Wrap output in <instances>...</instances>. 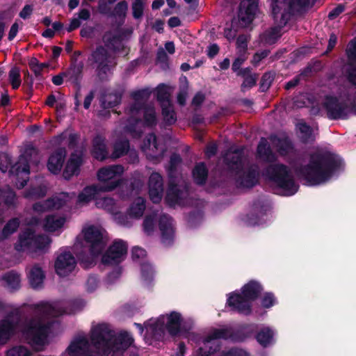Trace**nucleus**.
Wrapping results in <instances>:
<instances>
[{"label": "nucleus", "instance_id": "nucleus-42", "mask_svg": "<svg viewBox=\"0 0 356 356\" xmlns=\"http://www.w3.org/2000/svg\"><path fill=\"white\" fill-rule=\"evenodd\" d=\"M239 55L235 59L232 64V70L237 73L238 75L245 76L248 73L249 70L248 68L244 70H241V66L246 60L247 57L245 56V53H238Z\"/></svg>", "mask_w": 356, "mask_h": 356}, {"label": "nucleus", "instance_id": "nucleus-3", "mask_svg": "<svg viewBox=\"0 0 356 356\" xmlns=\"http://www.w3.org/2000/svg\"><path fill=\"white\" fill-rule=\"evenodd\" d=\"M65 310L60 303L41 302L32 317L26 319L20 327L22 337L35 348H40L47 341L49 333V317L58 316Z\"/></svg>", "mask_w": 356, "mask_h": 356}, {"label": "nucleus", "instance_id": "nucleus-64", "mask_svg": "<svg viewBox=\"0 0 356 356\" xmlns=\"http://www.w3.org/2000/svg\"><path fill=\"white\" fill-rule=\"evenodd\" d=\"M219 51V48L217 44H211L207 49V55L210 58L214 57Z\"/></svg>", "mask_w": 356, "mask_h": 356}, {"label": "nucleus", "instance_id": "nucleus-58", "mask_svg": "<svg viewBox=\"0 0 356 356\" xmlns=\"http://www.w3.org/2000/svg\"><path fill=\"white\" fill-rule=\"evenodd\" d=\"M46 191L45 186H40L38 188L33 189L32 191L29 192L26 196L28 197H40L44 195Z\"/></svg>", "mask_w": 356, "mask_h": 356}, {"label": "nucleus", "instance_id": "nucleus-10", "mask_svg": "<svg viewBox=\"0 0 356 356\" xmlns=\"http://www.w3.org/2000/svg\"><path fill=\"white\" fill-rule=\"evenodd\" d=\"M227 338H232L234 341H243L245 339L244 337L233 335L232 331L228 327L212 330L201 342L197 334H191L188 337L190 341H196L199 343L200 347L196 353L200 356H207L214 353L218 348V340Z\"/></svg>", "mask_w": 356, "mask_h": 356}, {"label": "nucleus", "instance_id": "nucleus-25", "mask_svg": "<svg viewBox=\"0 0 356 356\" xmlns=\"http://www.w3.org/2000/svg\"><path fill=\"white\" fill-rule=\"evenodd\" d=\"M163 191L161 176L156 172L152 173L149 179V195L151 200L154 203L159 202L163 196Z\"/></svg>", "mask_w": 356, "mask_h": 356}, {"label": "nucleus", "instance_id": "nucleus-55", "mask_svg": "<svg viewBox=\"0 0 356 356\" xmlns=\"http://www.w3.org/2000/svg\"><path fill=\"white\" fill-rule=\"evenodd\" d=\"M248 37L240 35L236 40V47L238 53H245L247 49Z\"/></svg>", "mask_w": 356, "mask_h": 356}, {"label": "nucleus", "instance_id": "nucleus-43", "mask_svg": "<svg viewBox=\"0 0 356 356\" xmlns=\"http://www.w3.org/2000/svg\"><path fill=\"white\" fill-rule=\"evenodd\" d=\"M129 149V143L127 140H122L117 141L114 145V150L112 154V157L117 159L127 152Z\"/></svg>", "mask_w": 356, "mask_h": 356}, {"label": "nucleus", "instance_id": "nucleus-21", "mask_svg": "<svg viewBox=\"0 0 356 356\" xmlns=\"http://www.w3.org/2000/svg\"><path fill=\"white\" fill-rule=\"evenodd\" d=\"M145 201L143 197L136 198L130 204L127 211V217H116L118 222L124 226H129L131 222L129 219H139L145 210Z\"/></svg>", "mask_w": 356, "mask_h": 356}, {"label": "nucleus", "instance_id": "nucleus-4", "mask_svg": "<svg viewBox=\"0 0 356 356\" xmlns=\"http://www.w3.org/2000/svg\"><path fill=\"white\" fill-rule=\"evenodd\" d=\"M268 2L277 26L265 33L262 40L266 44H273L281 35L280 28L286 24L291 15L296 10L312 6L314 0H268Z\"/></svg>", "mask_w": 356, "mask_h": 356}, {"label": "nucleus", "instance_id": "nucleus-60", "mask_svg": "<svg viewBox=\"0 0 356 356\" xmlns=\"http://www.w3.org/2000/svg\"><path fill=\"white\" fill-rule=\"evenodd\" d=\"M98 286V280L97 277L92 276L90 277L86 282V289L89 292H92L95 291Z\"/></svg>", "mask_w": 356, "mask_h": 356}, {"label": "nucleus", "instance_id": "nucleus-48", "mask_svg": "<svg viewBox=\"0 0 356 356\" xmlns=\"http://www.w3.org/2000/svg\"><path fill=\"white\" fill-rule=\"evenodd\" d=\"M19 225V222L18 219L13 218L10 220L3 227V231L1 232V237L6 238L13 232L16 231Z\"/></svg>", "mask_w": 356, "mask_h": 356}, {"label": "nucleus", "instance_id": "nucleus-30", "mask_svg": "<svg viewBox=\"0 0 356 356\" xmlns=\"http://www.w3.org/2000/svg\"><path fill=\"white\" fill-rule=\"evenodd\" d=\"M15 328V324L12 318L0 321V344H5L9 340Z\"/></svg>", "mask_w": 356, "mask_h": 356}, {"label": "nucleus", "instance_id": "nucleus-62", "mask_svg": "<svg viewBox=\"0 0 356 356\" xmlns=\"http://www.w3.org/2000/svg\"><path fill=\"white\" fill-rule=\"evenodd\" d=\"M33 12V6L31 5H26L19 13V17L24 19L29 18Z\"/></svg>", "mask_w": 356, "mask_h": 356}, {"label": "nucleus", "instance_id": "nucleus-11", "mask_svg": "<svg viewBox=\"0 0 356 356\" xmlns=\"http://www.w3.org/2000/svg\"><path fill=\"white\" fill-rule=\"evenodd\" d=\"M146 95L145 91H139L134 94L135 103L129 109L130 117L128 120L129 124L124 127L126 132L135 131V126L139 127L143 122L138 121V116L141 113L144 115V124L152 126L156 123V114L154 108L147 107L144 109L141 108L143 102V97Z\"/></svg>", "mask_w": 356, "mask_h": 356}, {"label": "nucleus", "instance_id": "nucleus-57", "mask_svg": "<svg viewBox=\"0 0 356 356\" xmlns=\"http://www.w3.org/2000/svg\"><path fill=\"white\" fill-rule=\"evenodd\" d=\"M257 79V78L255 74L247 76L242 83V89L245 90V89H248L254 86L256 84Z\"/></svg>", "mask_w": 356, "mask_h": 356}, {"label": "nucleus", "instance_id": "nucleus-14", "mask_svg": "<svg viewBox=\"0 0 356 356\" xmlns=\"http://www.w3.org/2000/svg\"><path fill=\"white\" fill-rule=\"evenodd\" d=\"M50 243L47 236H36L31 229H27L19 235L15 248L17 251L28 252H43L49 248Z\"/></svg>", "mask_w": 356, "mask_h": 356}, {"label": "nucleus", "instance_id": "nucleus-1", "mask_svg": "<svg viewBox=\"0 0 356 356\" xmlns=\"http://www.w3.org/2000/svg\"><path fill=\"white\" fill-rule=\"evenodd\" d=\"M114 332L106 323H95L90 330V343L87 338L80 336L73 339L60 356H118L129 347L133 339L127 333H121L113 339Z\"/></svg>", "mask_w": 356, "mask_h": 356}, {"label": "nucleus", "instance_id": "nucleus-61", "mask_svg": "<svg viewBox=\"0 0 356 356\" xmlns=\"http://www.w3.org/2000/svg\"><path fill=\"white\" fill-rule=\"evenodd\" d=\"M146 256V252L144 249L135 247L132 249V258L134 260L143 259Z\"/></svg>", "mask_w": 356, "mask_h": 356}, {"label": "nucleus", "instance_id": "nucleus-12", "mask_svg": "<svg viewBox=\"0 0 356 356\" xmlns=\"http://www.w3.org/2000/svg\"><path fill=\"white\" fill-rule=\"evenodd\" d=\"M104 40L106 42V48L103 47L97 48L89 58L91 65L96 69L98 76L101 79H104L114 65L111 51L114 50L115 43L118 42V39L114 38L109 42L108 37L105 35Z\"/></svg>", "mask_w": 356, "mask_h": 356}, {"label": "nucleus", "instance_id": "nucleus-39", "mask_svg": "<svg viewBox=\"0 0 356 356\" xmlns=\"http://www.w3.org/2000/svg\"><path fill=\"white\" fill-rule=\"evenodd\" d=\"M161 106L164 121L168 124L175 123L177 120V117L170 102H165Z\"/></svg>", "mask_w": 356, "mask_h": 356}, {"label": "nucleus", "instance_id": "nucleus-8", "mask_svg": "<svg viewBox=\"0 0 356 356\" xmlns=\"http://www.w3.org/2000/svg\"><path fill=\"white\" fill-rule=\"evenodd\" d=\"M266 180L273 184L277 193L282 195H292L298 191V186L295 182L291 171L282 164L270 165L263 173Z\"/></svg>", "mask_w": 356, "mask_h": 356}, {"label": "nucleus", "instance_id": "nucleus-59", "mask_svg": "<svg viewBox=\"0 0 356 356\" xmlns=\"http://www.w3.org/2000/svg\"><path fill=\"white\" fill-rule=\"evenodd\" d=\"M222 356H249V355L244 350L238 348H232L224 353Z\"/></svg>", "mask_w": 356, "mask_h": 356}, {"label": "nucleus", "instance_id": "nucleus-19", "mask_svg": "<svg viewBox=\"0 0 356 356\" xmlns=\"http://www.w3.org/2000/svg\"><path fill=\"white\" fill-rule=\"evenodd\" d=\"M323 104L328 118L330 119L344 118L348 115V108L347 105L339 102L335 97L326 96Z\"/></svg>", "mask_w": 356, "mask_h": 356}, {"label": "nucleus", "instance_id": "nucleus-44", "mask_svg": "<svg viewBox=\"0 0 356 356\" xmlns=\"http://www.w3.org/2000/svg\"><path fill=\"white\" fill-rule=\"evenodd\" d=\"M273 143L276 145L277 150L281 155H287L293 150V147L291 143L286 139H274Z\"/></svg>", "mask_w": 356, "mask_h": 356}, {"label": "nucleus", "instance_id": "nucleus-46", "mask_svg": "<svg viewBox=\"0 0 356 356\" xmlns=\"http://www.w3.org/2000/svg\"><path fill=\"white\" fill-rule=\"evenodd\" d=\"M29 65L31 70L37 76L41 75L44 70L49 67L48 63H40L35 58H31L29 62Z\"/></svg>", "mask_w": 356, "mask_h": 356}, {"label": "nucleus", "instance_id": "nucleus-28", "mask_svg": "<svg viewBox=\"0 0 356 356\" xmlns=\"http://www.w3.org/2000/svg\"><path fill=\"white\" fill-rule=\"evenodd\" d=\"M82 162V154L80 152L72 153L67 162L63 176L65 179H70L72 176L79 172V166Z\"/></svg>", "mask_w": 356, "mask_h": 356}, {"label": "nucleus", "instance_id": "nucleus-2", "mask_svg": "<svg viewBox=\"0 0 356 356\" xmlns=\"http://www.w3.org/2000/svg\"><path fill=\"white\" fill-rule=\"evenodd\" d=\"M341 159L331 152L316 151L309 155L307 163L296 170L298 175L309 186H318L329 181L343 168Z\"/></svg>", "mask_w": 356, "mask_h": 356}, {"label": "nucleus", "instance_id": "nucleus-41", "mask_svg": "<svg viewBox=\"0 0 356 356\" xmlns=\"http://www.w3.org/2000/svg\"><path fill=\"white\" fill-rule=\"evenodd\" d=\"M297 127L299 130L300 137L302 139V140L307 142L310 140H313L314 137V129L310 128L304 122H300Z\"/></svg>", "mask_w": 356, "mask_h": 356}, {"label": "nucleus", "instance_id": "nucleus-15", "mask_svg": "<svg viewBox=\"0 0 356 356\" xmlns=\"http://www.w3.org/2000/svg\"><path fill=\"white\" fill-rule=\"evenodd\" d=\"M124 168L120 165H111L100 168L97 173L98 184L103 192H110L115 189L121 184V176Z\"/></svg>", "mask_w": 356, "mask_h": 356}, {"label": "nucleus", "instance_id": "nucleus-38", "mask_svg": "<svg viewBox=\"0 0 356 356\" xmlns=\"http://www.w3.org/2000/svg\"><path fill=\"white\" fill-rule=\"evenodd\" d=\"M16 197L9 186H5L3 189L0 188V205L4 204L8 207L15 206Z\"/></svg>", "mask_w": 356, "mask_h": 356}, {"label": "nucleus", "instance_id": "nucleus-29", "mask_svg": "<svg viewBox=\"0 0 356 356\" xmlns=\"http://www.w3.org/2000/svg\"><path fill=\"white\" fill-rule=\"evenodd\" d=\"M187 192L181 191L177 185L170 184L167 191L166 201L172 207L176 205H184L182 199L186 197Z\"/></svg>", "mask_w": 356, "mask_h": 356}, {"label": "nucleus", "instance_id": "nucleus-24", "mask_svg": "<svg viewBox=\"0 0 356 356\" xmlns=\"http://www.w3.org/2000/svg\"><path fill=\"white\" fill-rule=\"evenodd\" d=\"M100 193H104L98 184H92L87 186L79 193L76 199V206L83 207L88 205L91 201L97 199V195Z\"/></svg>", "mask_w": 356, "mask_h": 356}, {"label": "nucleus", "instance_id": "nucleus-40", "mask_svg": "<svg viewBox=\"0 0 356 356\" xmlns=\"http://www.w3.org/2000/svg\"><path fill=\"white\" fill-rule=\"evenodd\" d=\"M193 175L195 181L198 184L204 183L207 177V170L204 163H199L195 167Z\"/></svg>", "mask_w": 356, "mask_h": 356}, {"label": "nucleus", "instance_id": "nucleus-33", "mask_svg": "<svg viewBox=\"0 0 356 356\" xmlns=\"http://www.w3.org/2000/svg\"><path fill=\"white\" fill-rule=\"evenodd\" d=\"M28 278L31 286L34 289H38L43 284L44 274L42 269L39 266L35 265L29 270Z\"/></svg>", "mask_w": 356, "mask_h": 356}, {"label": "nucleus", "instance_id": "nucleus-35", "mask_svg": "<svg viewBox=\"0 0 356 356\" xmlns=\"http://www.w3.org/2000/svg\"><path fill=\"white\" fill-rule=\"evenodd\" d=\"M275 330L268 327H265L260 329L256 336V339L261 346L267 347L275 342Z\"/></svg>", "mask_w": 356, "mask_h": 356}, {"label": "nucleus", "instance_id": "nucleus-26", "mask_svg": "<svg viewBox=\"0 0 356 356\" xmlns=\"http://www.w3.org/2000/svg\"><path fill=\"white\" fill-rule=\"evenodd\" d=\"M346 52L350 61L346 70L348 79L352 83L356 85V40L348 44Z\"/></svg>", "mask_w": 356, "mask_h": 356}, {"label": "nucleus", "instance_id": "nucleus-53", "mask_svg": "<svg viewBox=\"0 0 356 356\" xmlns=\"http://www.w3.org/2000/svg\"><path fill=\"white\" fill-rule=\"evenodd\" d=\"M261 305L264 308H270L277 302L275 296L271 293H266L261 299Z\"/></svg>", "mask_w": 356, "mask_h": 356}, {"label": "nucleus", "instance_id": "nucleus-6", "mask_svg": "<svg viewBox=\"0 0 356 356\" xmlns=\"http://www.w3.org/2000/svg\"><path fill=\"white\" fill-rule=\"evenodd\" d=\"M108 240L107 233L102 227L86 225L77 236L74 248H86L92 256L97 257L102 252Z\"/></svg>", "mask_w": 356, "mask_h": 356}, {"label": "nucleus", "instance_id": "nucleus-50", "mask_svg": "<svg viewBox=\"0 0 356 356\" xmlns=\"http://www.w3.org/2000/svg\"><path fill=\"white\" fill-rule=\"evenodd\" d=\"M9 81L13 89H17L21 84L20 70L14 67L9 72Z\"/></svg>", "mask_w": 356, "mask_h": 356}, {"label": "nucleus", "instance_id": "nucleus-51", "mask_svg": "<svg viewBox=\"0 0 356 356\" xmlns=\"http://www.w3.org/2000/svg\"><path fill=\"white\" fill-rule=\"evenodd\" d=\"M120 102V97L115 94H108L104 97L102 101V106L105 108H112Z\"/></svg>", "mask_w": 356, "mask_h": 356}, {"label": "nucleus", "instance_id": "nucleus-47", "mask_svg": "<svg viewBox=\"0 0 356 356\" xmlns=\"http://www.w3.org/2000/svg\"><path fill=\"white\" fill-rule=\"evenodd\" d=\"M171 88L165 85H159L156 88L157 92V99L160 102L161 104L162 103L167 102H170L169 99V97L171 92Z\"/></svg>", "mask_w": 356, "mask_h": 356}, {"label": "nucleus", "instance_id": "nucleus-20", "mask_svg": "<svg viewBox=\"0 0 356 356\" xmlns=\"http://www.w3.org/2000/svg\"><path fill=\"white\" fill-rule=\"evenodd\" d=\"M257 0H243L240 3L238 23L240 27H247L253 21L257 11Z\"/></svg>", "mask_w": 356, "mask_h": 356}, {"label": "nucleus", "instance_id": "nucleus-23", "mask_svg": "<svg viewBox=\"0 0 356 356\" xmlns=\"http://www.w3.org/2000/svg\"><path fill=\"white\" fill-rule=\"evenodd\" d=\"M11 174H15L16 186L19 188L24 187L29 179V165L25 156L19 158V161L10 170Z\"/></svg>", "mask_w": 356, "mask_h": 356}, {"label": "nucleus", "instance_id": "nucleus-31", "mask_svg": "<svg viewBox=\"0 0 356 356\" xmlns=\"http://www.w3.org/2000/svg\"><path fill=\"white\" fill-rule=\"evenodd\" d=\"M1 284L8 290L13 291L19 288L21 278L19 274L15 272L5 273L0 279Z\"/></svg>", "mask_w": 356, "mask_h": 356}, {"label": "nucleus", "instance_id": "nucleus-34", "mask_svg": "<svg viewBox=\"0 0 356 356\" xmlns=\"http://www.w3.org/2000/svg\"><path fill=\"white\" fill-rule=\"evenodd\" d=\"M92 152L93 156L99 160L106 158L108 152L105 144V138L102 136H97L93 140Z\"/></svg>", "mask_w": 356, "mask_h": 356}, {"label": "nucleus", "instance_id": "nucleus-17", "mask_svg": "<svg viewBox=\"0 0 356 356\" xmlns=\"http://www.w3.org/2000/svg\"><path fill=\"white\" fill-rule=\"evenodd\" d=\"M74 197V194L60 193L46 201L35 203L33 210L36 213H42L49 210L59 209L67 205Z\"/></svg>", "mask_w": 356, "mask_h": 356}, {"label": "nucleus", "instance_id": "nucleus-49", "mask_svg": "<svg viewBox=\"0 0 356 356\" xmlns=\"http://www.w3.org/2000/svg\"><path fill=\"white\" fill-rule=\"evenodd\" d=\"M154 270L153 267L149 263H143L141 267V275L143 280L149 283L154 277Z\"/></svg>", "mask_w": 356, "mask_h": 356}, {"label": "nucleus", "instance_id": "nucleus-7", "mask_svg": "<svg viewBox=\"0 0 356 356\" xmlns=\"http://www.w3.org/2000/svg\"><path fill=\"white\" fill-rule=\"evenodd\" d=\"M225 160L232 168L236 170V179L240 187L251 188L257 184L259 177L258 166L245 164L240 150L229 152L225 155Z\"/></svg>", "mask_w": 356, "mask_h": 356}, {"label": "nucleus", "instance_id": "nucleus-27", "mask_svg": "<svg viewBox=\"0 0 356 356\" xmlns=\"http://www.w3.org/2000/svg\"><path fill=\"white\" fill-rule=\"evenodd\" d=\"M65 150L59 149L52 153L47 162L48 170L53 174H58L60 172L65 158Z\"/></svg>", "mask_w": 356, "mask_h": 356}, {"label": "nucleus", "instance_id": "nucleus-16", "mask_svg": "<svg viewBox=\"0 0 356 356\" xmlns=\"http://www.w3.org/2000/svg\"><path fill=\"white\" fill-rule=\"evenodd\" d=\"M76 266V261L70 251L60 250L54 261V269L59 277H67L72 274Z\"/></svg>", "mask_w": 356, "mask_h": 356}, {"label": "nucleus", "instance_id": "nucleus-5", "mask_svg": "<svg viewBox=\"0 0 356 356\" xmlns=\"http://www.w3.org/2000/svg\"><path fill=\"white\" fill-rule=\"evenodd\" d=\"M185 322L183 315L177 311H170L152 318L144 324L146 334L157 339L163 337L168 331L172 336L177 335Z\"/></svg>", "mask_w": 356, "mask_h": 356}, {"label": "nucleus", "instance_id": "nucleus-56", "mask_svg": "<svg viewBox=\"0 0 356 356\" xmlns=\"http://www.w3.org/2000/svg\"><path fill=\"white\" fill-rule=\"evenodd\" d=\"M10 158L8 154H0V170L3 172L7 171L10 168Z\"/></svg>", "mask_w": 356, "mask_h": 356}, {"label": "nucleus", "instance_id": "nucleus-37", "mask_svg": "<svg viewBox=\"0 0 356 356\" xmlns=\"http://www.w3.org/2000/svg\"><path fill=\"white\" fill-rule=\"evenodd\" d=\"M259 157L267 162H272L275 160V155L271 152L266 139L262 138L257 147Z\"/></svg>", "mask_w": 356, "mask_h": 356}, {"label": "nucleus", "instance_id": "nucleus-22", "mask_svg": "<svg viewBox=\"0 0 356 356\" xmlns=\"http://www.w3.org/2000/svg\"><path fill=\"white\" fill-rule=\"evenodd\" d=\"M142 149L148 158L157 159L163 155L165 146L161 139L151 134L146 138Z\"/></svg>", "mask_w": 356, "mask_h": 356}, {"label": "nucleus", "instance_id": "nucleus-54", "mask_svg": "<svg viewBox=\"0 0 356 356\" xmlns=\"http://www.w3.org/2000/svg\"><path fill=\"white\" fill-rule=\"evenodd\" d=\"M128 9V3L125 1L119 2L113 11L114 15L124 17Z\"/></svg>", "mask_w": 356, "mask_h": 356}, {"label": "nucleus", "instance_id": "nucleus-32", "mask_svg": "<svg viewBox=\"0 0 356 356\" xmlns=\"http://www.w3.org/2000/svg\"><path fill=\"white\" fill-rule=\"evenodd\" d=\"M65 222V218L57 215H49L42 222V227L47 232H56L63 227Z\"/></svg>", "mask_w": 356, "mask_h": 356}, {"label": "nucleus", "instance_id": "nucleus-9", "mask_svg": "<svg viewBox=\"0 0 356 356\" xmlns=\"http://www.w3.org/2000/svg\"><path fill=\"white\" fill-rule=\"evenodd\" d=\"M261 284L254 280L250 281L241 289V294L232 293L227 296V305L239 313L248 314L251 312V302L257 298L261 293Z\"/></svg>", "mask_w": 356, "mask_h": 356}, {"label": "nucleus", "instance_id": "nucleus-36", "mask_svg": "<svg viewBox=\"0 0 356 356\" xmlns=\"http://www.w3.org/2000/svg\"><path fill=\"white\" fill-rule=\"evenodd\" d=\"M95 205L97 208L105 209L115 215V218L116 217L119 218L118 216V207H116L115 202L112 197L108 196L98 197L96 199Z\"/></svg>", "mask_w": 356, "mask_h": 356}, {"label": "nucleus", "instance_id": "nucleus-52", "mask_svg": "<svg viewBox=\"0 0 356 356\" xmlns=\"http://www.w3.org/2000/svg\"><path fill=\"white\" fill-rule=\"evenodd\" d=\"M144 10L143 0H134L132 3L133 15L135 18L138 19L142 17Z\"/></svg>", "mask_w": 356, "mask_h": 356}, {"label": "nucleus", "instance_id": "nucleus-13", "mask_svg": "<svg viewBox=\"0 0 356 356\" xmlns=\"http://www.w3.org/2000/svg\"><path fill=\"white\" fill-rule=\"evenodd\" d=\"M159 221L163 242L170 244L174 237V227L172 219L165 214L153 213L145 217L143 222V230L147 234H151L156 229Z\"/></svg>", "mask_w": 356, "mask_h": 356}, {"label": "nucleus", "instance_id": "nucleus-45", "mask_svg": "<svg viewBox=\"0 0 356 356\" xmlns=\"http://www.w3.org/2000/svg\"><path fill=\"white\" fill-rule=\"evenodd\" d=\"M31 351L24 346H15L9 348L6 356H31Z\"/></svg>", "mask_w": 356, "mask_h": 356}, {"label": "nucleus", "instance_id": "nucleus-63", "mask_svg": "<svg viewBox=\"0 0 356 356\" xmlns=\"http://www.w3.org/2000/svg\"><path fill=\"white\" fill-rule=\"evenodd\" d=\"M268 54V51H262L261 52H257L256 53L254 56H253V58H252V63L254 65H257L260 60L266 57Z\"/></svg>", "mask_w": 356, "mask_h": 356}, {"label": "nucleus", "instance_id": "nucleus-18", "mask_svg": "<svg viewBox=\"0 0 356 356\" xmlns=\"http://www.w3.org/2000/svg\"><path fill=\"white\" fill-rule=\"evenodd\" d=\"M127 245L122 240H115L102 256L104 264H117L122 261L127 255Z\"/></svg>", "mask_w": 356, "mask_h": 356}]
</instances>
